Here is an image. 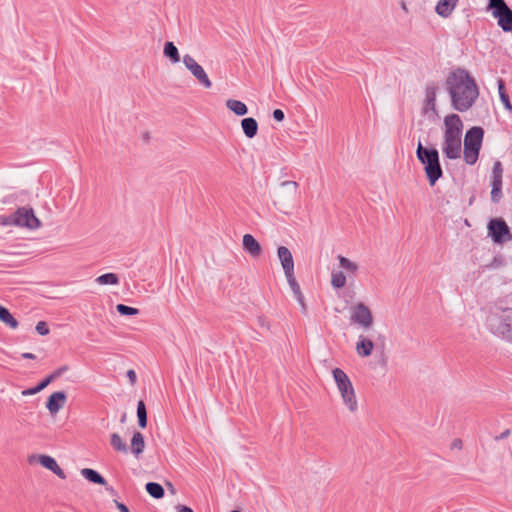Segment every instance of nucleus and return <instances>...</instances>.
I'll return each mask as SVG.
<instances>
[{
  "label": "nucleus",
  "mask_w": 512,
  "mask_h": 512,
  "mask_svg": "<svg viewBox=\"0 0 512 512\" xmlns=\"http://www.w3.org/2000/svg\"><path fill=\"white\" fill-rule=\"evenodd\" d=\"M163 53L172 63H178L180 61L178 49L173 42L168 41L165 43Z\"/></svg>",
  "instance_id": "nucleus-25"
},
{
  "label": "nucleus",
  "mask_w": 512,
  "mask_h": 512,
  "mask_svg": "<svg viewBox=\"0 0 512 512\" xmlns=\"http://www.w3.org/2000/svg\"><path fill=\"white\" fill-rule=\"evenodd\" d=\"M114 503L116 507L119 509V512H130L128 507L124 503L119 502L117 500H114Z\"/></svg>",
  "instance_id": "nucleus-45"
},
{
  "label": "nucleus",
  "mask_w": 512,
  "mask_h": 512,
  "mask_svg": "<svg viewBox=\"0 0 512 512\" xmlns=\"http://www.w3.org/2000/svg\"><path fill=\"white\" fill-rule=\"evenodd\" d=\"M182 61L185 67L191 72V74L204 88H210L212 86V82L209 79L203 67L200 64H198L191 55H184Z\"/></svg>",
  "instance_id": "nucleus-10"
},
{
  "label": "nucleus",
  "mask_w": 512,
  "mask_h": 512,
  "mask_svg": "<svg viewBox=\"0 0 512 512\" xmlns=\"http://www.w3.org/2000/svg\"><path fill=\"white\" fill-rule=\"evenodd\" d=\"M502 188H492L491 189V200L494 203H498L502 198Z\"/></svg>",
  "instance_id": "nucleus-37"
},
{
  "label": "nucleus",
  "mask_w": 512,
  "mask_h": 512,
  "mask_svg": "<svg viewBox=\"0 0 512 512\" xmlns=\"http://www.w3.org/2000/svg\"><path fill=\"white\" fill-rule=\"evenodd\" d=\"M332 375L336 386L341 394L343 403L351 412H355L358 408V402L355 395V390L351 380L347 374L340 368H334Z\"/></svg>",
  "instance_id": "nucleus-5"
},
{
  "label": "nucleus",
  "mask_w": 512,
  "mask_h": 512,
  "mask_svg": "<svg viewBox=\"0 0 512 512\" xmlns=\"http://www.w3.org/2000/svg\"><path fill=\"white\" fill-rule=\"evenodd\" d=\"M277 256L284 274L294 273V260L291 251L285 246H279L277 248Z\"/></svg>",
  "instance_id": "nucleus-12"
},
{
  "label": "nucleus",
  "mask_w": 512,
  "mask_h": 512,
  "mask_svg": "<svg viewBox=\"0 0 512 512\" xmlns=\"http://www.w3.org/2000/svg\"><path fill=\"white\" fill-rule=\"evenodd\" d=\"M451 446H452V448L461 449L462 448V441L460 439H454Z\"/></svg>",
  "instance_id": "nucleus-48"
},
{
  "label": "nucleus",
  "mask_w": 512,
  "mask_h": 512,
  "mask_svg": "<svg viewBox=\"0 0 512 512\" xmlns=\"http://www.w3.org/2000/svg\"><path fill=\"white\" fill-rule=\"evenodd\" d=\"M497 84H498L499 97H502V93H506V91H505V82H504L503 79H499L497 81Z\"/></svg>",
  "instance_id": "nucleus-44"
},
{
  "label": "nucleus",
  "mask_w": 512,
  "mask_h": 512,
  "mask_svg": "<svg viewBox=\"0 0 512 512\" xmlns=\"http://www.w3.org/2000/svg\"><path fill=\"white\" fill-rule=\"evenodd\" d=\"M259 322H260V324H261L262 326H264V319L259 318Z\"/></svg>",
  "instance_id": "nucleus-52"
},
{
  "label": "nucleus",
  "mask_w": 512,
  "mask_h": 512,
  "mask_svg": "<svg viewBox=\"0 0 512 512\" xmlns=\"http://www.w3.org/2000/svg\"><path fill=\"white\" fill-rule=\"evenodd\" d=\"M503 167L500 161H495L492 167V188H502Z\"/></svg>",
  "instance_id": "nucleus-22"
},
{
  "label": "nucleus",
  "mask_w": 512,
  "mask_h": 512,
  "mask_svg": "<svg viewBox=\"0 0 512 512\" xmlns=\"http://www.w3.org/2000/svg\"><path fill=\"white\" fill-rule=\"evenodd\" d=\"M338 260H339V265L343 269H345L347 272L354 274L358 270L357 264L352 262L350 259L340 255V256H338Z\"/></svg>",
  "instance_id": "nucleus-32"
},
{
  "label": "nucleus",
  "mask_w": 512,
  "mask_h": 512,
  "mask_svg": "<svg viewBox=\"0 0 512 512\" xmlns=\"http://www.w3.org/2000/svg\"><path fill=\"white\" fill-rule=\"evenodd\" d=\"M500 100L507 110L512 111V104L510 103V99L507 93H502Z\"/></svg>",
  "instance_id": "nucleus-38"
},
{
  "label": "nucleus",
  "mask_w": 512,
  "mask_h": 512,
  "mask_svg": "<svg viewBox=\"0 0 512 512\" xmlns=\"http://www.w3.org/2000/svg\"><path fill=\"white\" fill-rule=\"evenodd\" d=\"M39 463L46 469L52 471L59 478H61V479L66 478V475H65L63 469L60 468V466L57 464L56 460L53 457H51L49 455H40Z\"/></svg>",
  "instance_id": "nucleus-15"
},
{
  "label": "nucleus",
  "mask_w": 512,
  "mask_h": 512,
  "mask_svg": "<svg viewBox=\"0 0 512 512\" xmlns=\"http://www.w3.org/2000/svg\"><path fill=\"white\" fill-rule=\"evenodd\" d=\"M488 8L492 10V15L497 19V22L511 10L504 0H489Z\"/></svg>",
  "instance_id": "nucleus-16"
},
{
  "label": "nucleus",
  "mask_w": 512,
  "mask_h": 512,
  "mask_svg": "<svg viewBox=\"0 0 512 512\" xmlns=\"http://www.w3.org/2000/svg\"><path fill=\"white\" fill-rule=\"evenodd\" d=\"M273 118L278 121V122H281L284 120L285 118V114L284 112L281 110V109H275L273 111Z\"/></svg>",
  "instance_id": "nucleus-42"
},
{
  "label": "nucleus",
  "mask_w": 512,
  "mask_h": 512,
  "mask_svg": "<svg viewBox=\"0 0 512 512\" xmlns=\"http://www.w3.org/2000/svg\"><path fill=\"white\" fill-rule=\"evenodd\" d=\"M350 320L363 329H369L373 324L372 313L364 303H357L352 307Z\"/></svg>",
  "instance_id": "nucleus-9"
},
{
  "label": "nucleus",
  "mask_w": 512,
  "mask_h": 512,
  "mask_svg": "<svg viewBox=\"0 0 512 512\" xmlns=\"http://www.w3.org/2000/svg\"><path fill=\"white\" fill-rule=\"evenodd\" d=\"M69 370V367L67 365L60 366L55 371H53L50 375L53 378V380L58 379L61 377L65 372Z\"/></svg>",
  "instance_id": "nucleus-36"
},
{
  "label": "nucleus",
  "mask_w": 512,
  "mask_h": 512,
  "mask_svg": "<svg viewBox=\"0 0 512 512\" xmlns=\"http://www.w3.org/2000/svg\"><path fill=\"white\" fill-rule=\"evenodd\" d=\"M67 395L64 391L52 393L46 402V408L51 415L57 414L66 404Z\"/></svg>",
  "instance_id": "nucleus-11"
},
{
  "label": "nucleus",
  "mask_w": 512,
  "mask_h": 512,
  "mask_svg": "<svg viewBox=\"0 0 512 512\" xmlns=\"http://www.w3.org/2000/svg\"><path fill=\"white\" fill-rule=\"evenodd\" d=\"M0 321L12 329H16L19 325L18 321L13 317L9 310L2 305H0Z\"/></svg>",
  "instance_id": "nucleus-24"
},
{
  "label": "nucleus",
  "mask_w": 512,
  "mask_h": 512,
  "mask_svg": "<svg viewBox=\"0 0 512 512\" xmlns=\"http://www.w3.org/2000/svg\"><path fill=\"white\" fill-rule=\"evenodd\" d=\"M483 136L482 127L474 126L467 130L464 138V160L467 164L473 165L477 162Z\"/></svg>",
  "instance_id": "nucleus-6"
},
{
  "label": "nucleus",
  "mask_w": 512,
  "mask_h": 512,
  "mask_svg": "<svg viewBox=\"0 0 512 512\" xmlns=\"http://www.w3.org/2000/svg\"><path fill=\"white\" fill-rule=\"evenodd\" d=\"M119 281V277L115 273L102 274L95 279L99 285H118Z\"/></svg>",
  "instance_id": "nucleus-26"
},
{
  "label": "nucleus",
  "mask_w": 512,
  "mask_h": 512,
  "mask_svg": "<svg viewBox=\"0 0 512 512\" xmlns=\"http://www.w3.org/2000/svg\"><path fill=\"white\" fill-rule=\"evenodd\" d=\"M81 475L87 481H89L91 483L98 484V485H103V486H105L107 484L105 478L100 473H98L96 470H94V469L83 468L81 470Z\"/></svg>",
  "instance_id": "nucleus-20"
},
{
  "label": "nucleus",
  "mask_w": 512,
  "mask_h": 512,
  "mask_svg": "<svg viewBox=\"0 0 512 512\" xmlns=\"http://www.w3.org/2000/svg\"><path fill=\"white\" fill-rule=\"evenodd\" d=\"M116 310L120 315L123 316H133L139 313V310L137 308L127 306L125 304H117Z\"/></svg>",
  "instance_id": "nucleus-34"
},
{
  "label": "nucleus",
  "mask_w": 512,
  "mask_h": 512,
  "mask_svg": "<svg viewBox=\"0 0 512 512\" xmlns=\"http://www.w3.org/2000/svg\"><path fill=\"white\" fill-rule=\"evenodd\" d=\"M179 512H194L190 507L184 505H178Z\"/></svg>",
  "instance_id": "nucleus-49"
},
{
  "label": "nucleus",
  "mask_w": 512,
  "mask_h": 512,
  "mask_svg": "<svg viewBox=\"0 0 512 512\" xmlns=\"http://www.w3.org/2000/svg\"><path fill=\"white\" fill-rule=\"evenodd\" d=\"M241 128L243 130L244 135L247 138L251 139L257 135L258 123L252 117L244 118L241 120Z\"/></svg>",
  "instance_id": "nucleus-19"
},
{
  "label": "nucleus",
  "mask_w": 512,
  "mask_h": 512,
  "mask_svg": "<svg viewBox=\"0 0 512 512\" xmlns=\"http://www.w3.org/2000/svg\"><path fill=\"white\" fill-rule=\"evenodd\" d=\"M54 380L53 378L51 377V375H48L47 377H45L43 380H41L37 385H38V388L42 391L43 389H45L50 383H52Z\"/></svg>",
  "instance_id": "nucleus-39"
},
{
  "label": "nucleus",
  "mask_w": 512,
  "mask_h": 512,
  "mask_svg": "<svg viewBox=\"0 0 512 512\" xmlns=\"http://www.w3.org/2000/svg\"><path fill=\"white\" fill-rule=\"evenodd\" d=\"M374 348V343L364 337L363 335H360L358 338V341L356 343V351L359 356L361 357H368L371 355Z\"/></svg>",
  "instance_id": "nucleus-18"
},
{
  "label": "nucleus",
  "mask_w": 512,
  "mask_h": 512,
  "mask_svg": "<svg viewBox=\"0 0 512 512\" xmlns=\"http://www.w3.org/2000/svg\"><path fill=\"white\" fill-rule=\"evenodd\" d=\"M416 156L424 167L430 186H434L443 176L438 150L434 147H424L422 142L419 141L416 149Z\"/></svg>",
  "instance_id": "nucleus-4"
},
{
  "label": "nucleus",
  "mask_w": 512,
  "mask_h": 512,
  "mask_svg": "<svg viewBox=\"0 0 512 512\" xmlns=\"http://www.w3.org/2000/svg\"><path fill=\"white\" fill-rule=\"evenodd\" d=\"M510 434H511L510 429H506L500 435L496 436L495 440H497V441L498 440H503V439L507 438Z\"/></svg>",
  "instance_id": "nucleus-47"
},
{
  "label": "nucleus",
  "mask_w": 512,
  "mask_h": 512,
  "mask_svg": "<svg viewBox=\"0 0 512 512\" xmlns=\"http://www.w3.org/2000/svg\"><path fill=\"white\" fill-rule=\"evenodd\" d=\"M41 390L38 388V385L32 388H28L22 391L23 396H30L39 393Z\"/></svg>",
  "instance_id": "nucleus-41"
},
{
  "label": "nucleus",
  "mask_w": 512,
  "mask_h": 512,
  "mask_svg": "<svg viewBox=\"0 0 512 512\" xmlns=\"http://www.w3.org/2000/svg\"><path fill=\"white\" fill-rule=\"evenodd\" d=\"M281 187H292L293 188V192H292V195L295 196L296 195V192H297V188H298V183L295 182V181H283L281 183Z\"/></svg>",
  "instance_id": "nucleus-40"
},
{
  "label": "nucleus",
  "mask_w": 512,
  "mask_h": 512,
  "mask_svg": "<svg viewBox=\"0 0 512 512\" xmlns=\"http://www.w3.org/2000/svg\"><path fill=\"white\" fill-rule=\"evenodd\" d=\"M145 448L144 437L140 432H135L131 439V451L135 456H139Z\"/></svg>",
  "instance_id": "nucleus-23"
},
{
  "label": "nucleus",
  "mask_w": 512,
  "mask_h": 512,
  "mask_svg": "<svg viewBox=\"0 0 512 512\" xmlns=\"http://www.w3.org/2000/svg\"><path fill=\"white\" fill-rule=\"evenodd\" d=\"M7 225H16L29 229H37L41 226L40 220L35 216L32 208L20 207L8 216L4 222Z\"/></svg>",
  "instance_id": "nucleus-7"
},
{
  "label": "nucleus",
  "mask_w": 512,
  "mask_h": 512,
  "mask_svg": "<svg viewBox=\"0 0 512 512\" xmlns=\"http://www.w3.org/2000/svg\"><path fill=\"white\" fill-rule=\"evenodd\" d=\"M106 490H107L110 494H112V495H116V491H115V489H114L113 487H107V488H106Z\"/></svg>",
  "instance_id": "nucleus-51"
},
{
  "label": "nucleus",
  "mask_w": 512,
  "mask_h": 512,
  "mask_svg": "<svg viewBox=\"0 0 512 512\" xmlns=\"http://www.w3.org/2000/svg\"><path fill=\"white\" fill-rule=\"evenodd\" d=\"M22 358L24 359H35L36 356L33 354V353H30V352H25L22 354Z\"/></svg>",
  "instance_id": "nucleus-50"
},
{
  "label": "nucleus",
  "mask_w": 512,
  "mask_h": 512,
  "mask_svg": "<svg viewBox=\"0 0 512 512\" xmlns=\"http://www.w3.org/2000/svg\"><path fill=\"white\" fill-rule=\"evenodd\" d=\"M110 444L118 452H122V453L128 452L127 444L122 440L121 436L118 433L111 434Z\"/></svg>",
  "instance_id": "nucleus-28"
},
{
  "label": "nucleus",
  "mask_w": 512,
  "mask_h": 512,
  "mask_svg": "<svg viewBox=\"0 0 512 512\" xmlns=\"http://www.w3.org/2000/svg\"><path fill=\"white\" fill-rule=\"evenodd\" d=\"M497 24L504 32L512 34V9L500 18Z\"/></svg>",
  "instance_id": "nucleus-30"
},
{
  "label": "nucleus",
  "mask_w": 512,
  "mask_h": 512,
  "mask_svg": "<svg viewBox=\"0 0 512 512\" xmlns=\"http://www.w3.org/2000/svg\"><path fill=\"white\" fill-rule=\"evenodd\" d=\"M231 512H241V511H239V510H233V511H231Z\"/></svg>",
  "instance_id": "nucleus-53"
},
{
  "label": "nucleus",
  "mask_w": 512,
  "mask_h": 512,
  "mask_svg": "<svg viewBox=\"0 0 512 512\" xmlns=\"http://www.w3.org/2000/svg\"><path fill=\"white\" fill-rule=\"evenodd\" d=\"M457 3L458 0H439L436 5L435 11L439 16L447 18L452 14Z\"/></svg>",
  "instance_id": "nucleus-17"
},
{
  "label": "nucleus",
  "mask_w": 512,
  "mask_h": 512,
  "mask_svg": "<svg viewBox=\"0 0 512 512\" xmlns=\"http://www.w3.org/2000/svg\"><path fill=\"white\" fill-rule=\"evenodd\" d=\"M294 297L297 300V302L299 303V305L301 306L302 313H306L307 308H306L303 294L300 293V296H294Z\"/></svg>",
  "instance_id": "nucleus-43"
},
{
  "label": "nucleus",
  "mask_w": 512,
  "mask_h": 512,
  "mask_svg": "<svg viewBox=\"0 0 512 512\" xmlns=\"http://www.w3.org/2000/svg\"><path fill=\"white\" fill-rule=\"evenodd\" d=\"M35 330L39 335H42V336L49 334V328L45 321H39L36 324Z\"/></svg>",
  "instance_id": "nucleus-35"
},
{
  "label": "nucleus",
  "mask_w": 512,
  "mask_h": 512,
  "mask_svg": "<svg viewBox=\"0 0 512 512\" xmlns=\"http://www.w3.org/2000/svg\"><path fill=\"white\" fill-rule=\"evenodd\" d=\"M445 88L450 96L451 106L458 112L468 111L479 97L476 80L464 68H456L449 73Z\"/></svg>",
  "instance_id": "nucleus-1"
},
{
  "label": "nucleus",
  "mask_w": 512,
  "mask_h": 512,
  "mask_svg": "<svg viewBox=\"0 0 512 512\" xmlns=\"http://www.w3.org/2000/svg\"><path fill=\"white\" fill-rule=\"evenodd\" d=\"M127 377L129 378L131 384L136 382L137 376L134 370L130 369L127 371Z\"/></svg>",
  "instance_id": "nucleus-46"
},
{
  "label": "nucleus",
  "mask_w": 512,
  "mask_h": 512,
  "mask_svg": "<svg viewBox=\"0 0 512 512\" xmlns=\"http://www.w3.org/2000/svg\"><path fill=\"white\" fill-rule=\"evenodd\" d=\"M443 153L448 159H458L461 155L463 123L458 114H449L444 119Z\"/></svg>",
  "instance_id": "nucleus-2"
},
{
  "label": "nucleus",
  "mask_w": 512,
  "mask_h": 512,
  "mask_svg": "<svg viewBox=\"0 0 512 512\" xmlns=\"http://www.w3.org/2000/svg\"><path fill=\"white\" fill-rule=\"evenodd\" d=\"M145 488L147 493L155 499H160L164 496V488L159 483L148 482Z\"/></svg>",
  "instance_id": "nucleus-27"
},
{
  "label": "nucleus",
  "mask_w": 512,
  "mask_h": 512,
  "mask_svg": "<svg viewBox=\"0 0 512 512\" xmlns=\"http://www.w3.org/2000/svg\"><path fill=\"white\" fill-rule=\"evenodd\" d=\"M488 234L495 243H504L512 239L510 229L502 218L490 220L488 224Z\"/></svg>",
  "instance_id": "nucleus-8"
},
{
  "label": "nucleus",
  "mask_w": 512,
  "mask_h": 512,
  "mask_svg": "<svg viewBox=\"0 0 512 512\" xmlns=\"http://www.w3.org/2000/svg\"><path fill=\"white\" fill-rule=\"evenodd\" d=\"M488 331L500 340L512 344V308H498L486 317Z\"/></svg>",
  "instance_id": "nucleus-3"
},
{
  "label": "nucleus",
  "mask_w": 512,
  "mask_h": 512,
  "mask_svg": "<svg viewBox=\"0 0 512 512\" xmlns=\"http://www.w3.org/2000/svg\"><path fill=\"white\" fill-rule=\"evenodd\" d=\"M285 277H286L287 282H288V284H289V286H290V288H291V290L293 292V295L294 296H300V293H302L301 292V288H300V286H299V284H298V282H297V280L295 278L294 273L287 274V275H285Z\"/></svg>",
  "instance_id": "nucleus-33"
},
{
  "label": "nucleus",
  "mask_w": 512,
  "mask_h": 512,
  "mask_svg": "<svg viewBox=\"0 0 512 512\" xmlns=\"http://www.w3.org/2000/svg\"><path fill=\"white\" fill-rule=\"evenodd\" d=\"M242 245L243 249L254 258L259 257L262 253L261 245L251 234L243 236Z\"/></svg>",
  "instance_id": "nucleus-13"
},
{
  "label": "nucleus",
  "mask_w": 512,
  "mask_h": 512,
  "mask_svg": "<svg viewBox=\"0 0 512 512\" xmlns=\"http://www.w3.org/2000/svg\"><path fill=\"white\" fill-rule=\"evenodd\" d=\"M346 284V276L344 275L343 272L341 271H338V272H332V275H331V285L334 287V288H342L344 287Z\"/></svg>",
  "instance_id": "nucleus-31"
},
{
  "label": "nucleus",
  "mask_w": 512,
  "mask_h": 512,
  "mask_svg": "<svg viewBox=\"0 0 512 512\" xmlns=\"http://www.w3.org/2000/svg\"><path fill=\"white\" fill-rule=\"evenodd\" d=\"M226 107L237 116H244L248 113V107L246 104L239 100L228 99L226 101Z\"/></svg>",
  "instance_id": "nucleus-21"
},
{
  "label": "nucleus",
  "mask_w": 512,
  "mask_h": 512,
  "mask_svg": "<svg viewBox=\"0 0 512 512\" xmlns=\"http://www.w3.org/2000/svg\"><path fill=\"white\" fill-rule=\"evenodd\" d=\"M438 87L432 83L428 84L425 88V105L423 112L427 113L429 110L436 112V96Z\"/></svg>",
  "instance_id": "nucleus-14"
},
{
  "label": "nucleus",
  "mask_w": 512,
  "mask_h": 512,
  "mask_svg": "<svg viewBox=\"0 0 512 512\" xmlns=\"http://www.w3.org/2000/svg\"><path fill=\"white\" fill-rule=\"evenodd\" d=\"M137 417H138L139 427L142 429L146 428V426H147V410H146V405L143 400H140L137 403Z\"/></svg>",
  "instance_id": "nucleus-29"
}]
</instances>
